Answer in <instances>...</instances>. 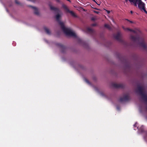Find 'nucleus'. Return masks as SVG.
Masks as SVG:
<instances>
[{"instance_id": "obj_1", "label": "nucleus", "mask_w": 147, "mask_h": 147, "mask_svg": "<svg viewBox=\"0 0 147 147\" xmlns=\"http://www.w3.org/2000/svg\"><path fill=\"white\" fill-rule=\"evenodd\" d=\"M61 15L59 14H57L55 16L56 21L60 25L61 28L67 36L76 37V35L75 33L72 32L69 28H65L63 22H61L60 20Z\"/></svg>"}, {"instance_id": "obj_2", "label": "nucleus", "mask_w": 147, "mask_h": 147, "mask_svg": "<svg viewBox=\"0 0 147 147\" xmlns=\"http://www.w3.org/2000/svg\"><path fill=\"white\" fill-rule=\"evenodd\" d=\"M130 38L134 42H136L138 44L144 49H146L147 48V46L144 43V40L143 39L139 37H136L132 35L131 36Z\"/></svg>"}, {"instance_id": "obj_3", "label": "nucleus", "mask_w": 147, "mask_h": 147, "mask_svg": "<svg viewBox=\"0 0 147 147\" xmlns=\"http://www.w3.org/2000/svg\"><path fill=\"white\" fill-rule=\"evenodd\" d=\"M143 90V88L142 87L138 86L136 92L139 93L140 95L141 96L142 98L146 104L147 103V95L144 93Z\"/></svg>"}, {"instance_id": "obj_4", "label": "nucleus", "mask_w": 147, "mask_h": 147, "mask_svg": "<svg viewBox=\"0 0 147 147\" xmlns=\"http://www.w3.org/2000/svg\"><path fill=\"white\" fill-rule=\"evenodd\" d=\"M137 4L138 5V7L140 10L144 11L146 13H147V11L145 8V4L141 0H138Z\"/></svg>"}, {"instance_id": "obj_5", "label": "nucleus", "mask_w": 147, "mask_h": 147, "mask_svg": "<svg viewBox=\"0 0 147 147\" xmlns=\"http://www.w3.org/2000/svg\"><path fill=\"white\" fill-rule=\"evenodd\" d=\"M63 7L67 13H69L71 16L75 18L77 17V16L76 13L73 11L69 10L67 6L65 5H63Z\"/></svg>"}, {"instance_id": "obj_6", "label": "nucleus", "mask_w": 147, "mask_h": 147, "mask_svg": "<svg viewBox=\"0 0 147 147\" xmlns=\"http://www.w3.org/2000/svg\"><path fill=\"white\" fill-rule=\"evenodd\" d=\"M112 86L113 87L116 88H123L124 87L123 85L121 84L113 83L112 84Z\"/></svg>"}, {"instance_id": "obj_7", "label": "nucleus", "mask_w": 147, "mask_h": 147, "mask_svg": "<svg viewBox=\"0 0 147 147\" xmlns=\"http://www.w3.org/2000/svg\"><path fill=\"white\" fill-rule=\"evenodd\" d=\"M122 28H123V29L125 31H128L133 32L134 33L136 34H137L138 32H140V30H134L130 29H129V28H125L124 27V26H123Z\"/></svg>"}, {"instance_id": "obj_8", "label": "nucleus", "mask_w": 147, "mask_h": 147, "mask_svg": "<svg viewBox=\"0 0 147 147\" xmlns=\"http://www.w3.org/2000/svg\"><path fill=\"white\" fill-rule=\"evenodd\" d=\"M129 99V97L128 95H126L125 96L123 97H121L119 100V101L120 102H123V101H127Z\"/></svg>"}, {"instance_id": "obj_9", "label": "nucleus", "mask_w": 147, "mask_h": 147, "mask_svg": "<svg viewBox=\"0 0 147 147\" xmlns=\"http://www.w3.org/2000/svg\"><path fill=\"white\" fill-rule=\"evenodd\" d=\"M28 6L31 7L34 9V13L35 14L37 15H39V13L37 8L31 5H28Z\"/></svg>"}, {"instance_id": "obj_10", "label": "nucleus", "mask_w": 147, "mask_h": 147, "mask_svg": "<svg viewBox=\"0 0 147 147\" xmlns=\"http://www.w3.org/2000/svg\"><path fill=\"white\" fill-rule=\"evenodd\" d=\"M86 31L87 32L91 34H94L95 33L94 31L90 27H87L86 29Z\"/></svg>"}, {"instance_id": "obj_11", "label": "nucleus", "mask_w": 147, "mask_h": 147, "mask_svg": "<svg viewBox=\"0 0 147 147\" xmlns=\"http://www.w3.org/2000/svg\"><path fill=\"white\" fill-rule=\"evenodd\" d=\"M57 45L61 49V51L62 53H64L66 49V47L60 43H58Z\"/></svg>"}, {"instance_id": "obj_12", "label": "nucleus", "mask_w": 147, "mask_h": 147, "mask_svg": "<svg viewBox=\"0 0 147 147\" xmlns=\"http://www.w3.org/2000/svg\"><path fill=\"white\" fill-rule=\"evenodd\" d=\"M121 33L118 32L117 34L114 36V38L118 41H120Z\"/></svg>"}, {"instance_id": "obj_13", "label": "nucleus", "mask_w": 147, "mask_h": 147, "mask_svg": "<svg viewBox=\"0 0 147 147\" xmlns=\"http://www.w3.org/2000/svg\"><path fill=\"white\" fill-rule=\"evenodd\" d=\"M131 4L134 5L135 6L137 7V3L138 0H129Z\"/></svg>"}, {"instance_id": "obj_14", "label": "nucleus", "mask_w": 147, "mask_h": 147, "mask_svg": "<svg viewBox=\"0 0 147 147\" xmlns=\"http://www.w3.org/2000/svg\"><path fill=\"white\" fill-rule=\"evenodd\" d=\"M50 9L51 10H53L54 11L56 12L57 13H58L60 11L59 9L58 8H57L55 7H53L52 6H50Z\"/></svg>"}, {"instance_id": "obj_15", "label": "nucleus", "mask_w": 147, "mask_h": 147, "mask_svg": "<svg viewBox=\"0 0 147 147\" xmlns=\"http://www.w3.org/2000/svg\"><path fill=\"white\" fill-rule=\"evenodd\" d=\"M44 29L45 30V32L47 33L48 34H49L51 33L49 29H48L46 27H44Z\"/></svg>"}, {"instance_id": "obj_16", "label": "nucleus", "mask_w": 147, "mask_h": 147, "mask_svg": "<svg viewBox=\"0 0 147 147\" xmlns=\"http://www.w3.org/2000/svg\"><path fill=\"white\" fill-rule=\"evenodd\" d=\"M105 27L109 29H110V26L108 24H105Z\"/></svg>"}, {"instance_id": "obj_17", "label": "nucleus", "mask_w": 147, "mask_h": 147, "mask_svg": "<svg viewBox=\"0 0 147 147\" xmlns=\"http://www.w3.org/2000/svg\"><path fill=\"white\" fill-rule=\"evenodd\" d=\"M78 42L80 43H82L83 42L82 40L80 38L78 39Z\"/></svg>"}, {"instance_id": "obj_18", "label": "nucleus", "mask_w": 147, "mask_h": 147, "mask_svg": "<svg viewBox=\"0 0 147 147\" xmlns=\"http://www.w3.org/2000/svg\"><path fill=\"white\" fill-rule=\"evenodd\" d=\"M85 81L88 84H90V82H89V80L87 79H84Z\"/></svg>"}, {"instance_id": "obj_19", "label": "nucleus", "mask_w": 147, "mask_h": 147, "mask_svg": "<svg viewBox=\"0 0 147 147\" xmlns=\"http://www.w3.org/2000/svg\"><path fill=\"white\" fill-rule=\"evenodd\" d=\"M15 3L17 4H19L20 2L17 0H15Z\"/></svg>"}, {"instance_id": "obj_20", "label": "nucleus", "mask_w": 147, "mask_h": 147, "mask_svg": "<svg viewBox=\"0 0 147 147\" xmlns=\"http://www.w3.org/2000/svg\"><path fill=\"white\" fill-rule=\"evenodd\" d=\"M96 24H95V23H94V24H92L91 25V26H96Z\"/></svg>"}, {"instance_id": "obj_21", "label": "nucleus", "mask_w": 147, "mask_h": 147, "mask_svg": "<svg viewBox=\"0 0 147 147\" xmlns=\"http://www.w3.org/2000/svg\"><path fill=\"white\" fill-rule=\"evenodd\" d=\"M94 12L96 13H97V14H98L99 13V12L98 11H94Z\"/></svg>"}, {"instance_id": "obj_22", "label": "nucleus", "mask_w": 147, "mask_h": 147, "mask_svg": "<svg viewBox=\"0 0 147 147\" xmlns=\"http://www.w3.org/2000/svg\"><path fill=\"white\" fill-rule=\"evenodd\" d=\"M126 20H127L129 22L131 23H133V22L132 21H130V20H129L128 19H126Z\"/></svg>"}, {"instance_id": "obj_23", "label": "nucleus", "mask_w": 147, "mask_h": 147, "mask_svg": "<svg viewBox=\"0 0 147 147\" xmlns=\"http://www.w3.org/2000/svg\"><path fill=\"white\" fill-rule=\"evenodd\" d=\"M91 20L93 21H94L95 20V18H91Z\"/></svg>"}, {"instance_id": "obj_24", "label": "nucleus", "mask_w": 147, "mask_h": 147, "mask_svg": "<svg viewBox=\"0 0 147 147\" xmlns=\"http://www.w3.org/2000/svg\"><path fill=\"white\" fill-rule=\"evenodd\" d=\"M107 11L108 13H110V11H109L107 10Z\"/></svg>"}, {"instance_id": "obj_25", "label": "nucleus", "mask_w": 147, "mask_h": 147, "mask_svg": "<svg viewBox=\"0 0 147 147\" xmlns=\"http://www.w3.org/2000/svg\"><path fill=\"white\" fill-rule=\"evenodd\" d=\"M130 13H131L132 14V13H133V11H130Z\"/></svg>"}, {"instance_id": "obj_26", "label": "nucleus", "mask_w": 147, "mask_h": 147, "mask_svg": "<svg viewBox=\"0 0 147 147\" xmlns=\"http://www.w3.org/2000/svg\"><path fill=\"white\" fill-rule=\"evenodd\" d=\"M57 2H59L60 1L59 0H57Z\"/></svg>"}, {"instance_id": "obj_27", "label": "nucleus", "mask_w": 147, "mask_h": 147, "mask_svg": "<svg viewBox=\"0 0 147 147\" xmlns=\"http://www.w3.org/2000/svg\"><path fill=\"white\" fill-rule=\"evenodd\" d=\"M93 1L96 3L95 0H93Z\"/></svg>"}, {"instance_id": "obj_28", "label": "nucleus", "mask_w": 147, "mask_h": 147, "mask_svg": "<svg viewBox=\"0 0 147 147\" xmlns=\"http://www.w3.org/2000/svg\"><path fill=\"white\" fill-rule=\"evenodd\" d=\"M146 110H147V106L146 107Z\"/></svg>"}, {"instance_id": "obj_29", "label": "nucleus", "mask_w": 147, "mask_h": 147, "mask_svg": "<svg viewBox=\"0 0 147 147\" xmlns=\"http://www.w3.org/2000/svg\"><path fill=\"white\" fill-rule=\"evenodd\" d=\"M125 1L126 2L127 1V0H125Z\"/></svg>"}]
</instances>
